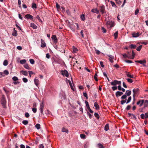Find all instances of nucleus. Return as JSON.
Masks as SVG:
<instances>
[{
  "label": "nucleus",
  "instance_id": "36",
  "mask_svg": "<svg viewBox=\"0 0 148 148\" xmlns=\"http://www.w3.org/2000/svg\"><path fill=\"white\" fill-rule=\"evenodd\" d=\"M94 115L96 118L97 119H99V114L96 112H95L94 113Z\"/></svg>",
  "mask_w": 148,
  "mask_h": 148
},
{
  "label": "nucleus",
  "instance_id": "14",
  "mask_svg": "<svg viewBox=\"0 0 148 148\" xmlns=\"http://www.w3.org/2000/svg\"><path fill=\"white\" fill-rule=\"evenodd\" d=\"M94 106L96 110H98L99 109V106L96 102L94 103Z\"/></svg>",
  "mask_w": 148,
  "mask_h": 148
},
{
  "label": "nucleus",
  "instance_id": "17",
  "mask_svg": "<svg viewBox=\"0 0 148 148\" xmlns=\"http://www.w3.org/2000/svg\"><path fill=\"white\" fill-rule=\"evenodd\" d=\"M3 73H1V75L2 76H4L5 75H3H3L5 74L6 75H8L9 74V72L8 71H7V70H5V71H4Z\"/></svg>",
  "mask_w": 148,
  "mask_h": 148
},
{
  "label": "nucleus",
  "instance_id": "19",
  "mask_svg": "<svg viewBox=\"0 0 148 148\" xmlns=\"http://www.w3.org/2000/svg\"><path fill=\"white\" fill-rule=\"evenodd\" d=\"M117 80H114L113 82H112L111 83V84L113 86H115L117 84Z\"/></svg>",
  "mask_w": 148,
  "mask_h": 148
},
{
  "label": "nucleus",
  "instance_id": "33",
  "mask_svg": "<svg viewBox=\"0 0 148 148\" xmlns=\"http://www.w3.org/2000/svg\"><path fill=\"white\" fill-rule=\"evenodd\" d=\"M24 67L25 69L29 70L30 69V68L29 67L28 65L27 64H25L24 65Z\"/></svg>",
  "mask_w": 148,
  "mask_h": 148
},
{
  "label": "nucleus",
  "instance_id": "6",
  "mask_svg": "<svg viewBox=\"0 0 148 148\" xmlns=\"http://www.w3.org/2000/svg\"><path fill=\"white\" fill-rule=\"evenodd\" d=\"M106 24L108 26H110V27H113L114 25V23L112 21H108Z\"/></svg>",
  "mask_w": 148,
  "mask_h": 148
},
{
  "label": "nucleus",
  "instance_id": "7",
  "mask_svg": "<svg viewBox=\"0 0 148 148\" xmlns=\"http://www.w3.org/2000/svg\"><path fill=\"white\" fill-rule=\"evenodd\" d=\"M52 40L54 41V42L56 43L58 42V39L55 35H53L51 38Z\"/></svg>",
  "mask_w": 148,
  "mask_h": 148
},
{
  "label": "nucleus",
  "instance_id": "40",
  "mask_svg": "<svg viewBox=\"0 0 148 148\" xmlns=\"http://www.w3.org/2000/svg\"><path fill=\"white\" fill-rule=\"evenodd\" d=\"M82 20L84 21L85 20V16L84 14H82L80 16Z\"/></svg>",
  "mask_w": 148,
  "mask_h": 148
},
{
  "label": "nucleus",
  "instance_id": "34",
  "mask_svg": "<svg viewBox=\"0 0 148 148\" xmlns=\"http://www.w3.org/2000/svg\"><path fill=\"white\" fill-rule=\"evenodd\" d=\"M12 80L14 81H16L18 80V78L16 76H14L12 78Z\"/></svg>",
  "mask_w": 148,
  "mask_h": 148
},
{
  "label": "nucleus",
  "instance_id": "27",
  "mask_svg": "<svg viewBox=\"0 0 148 148\" xmlns=\"http://www.w3.org/2000/svg\"><path fill=\"white\" fill-rule=\"evenodd\" d=\"M14 32L12 33V35L14 36H17V32L15 30V28H14Z\"/></svg>",
  "mask_w": 148,
  "mask_h": 148
},
{
  "label": "nucleus",
  "instance_id": "15",
  "mask_svg": "<svg viewBox=\"0 0 148 148\" xmlns=\"http://www.w3.org/2000/svg\"><path fill=\"white\" fill-rule=\"evenodd\" d=\"M131 93L132 92L131 90H127L126 91L125 94L127 96H129L131 95Z\"/></svg>",
  "mask_w": 148,
  "mask_h": 148
},
{
  "label": "nucleus",
  "instance_id": "28",
  "mask_svg": "<svg viewBox=\"0 0 148 148\" xmlns=\"http://www.w3.org/2000/svg\"><path fill=\"white\" fill-rule=\"evenodd\" d=\"M97 73H98V72L96 71V73H95V75L94 76V79L96 81H97L98 80L97 78Z\"/></svg>",
  "mask_w": 148,
  "mask_h": 148
},
{
  "label": "nucleus",
  "instance_id": "20",
  "mask_svg": "<svg viewBox=\"0 0 148 148\" xmlns=\"http://www.w3.org/2000/svg\"><path fill=\"white\" fill-rule=\"evenodd\" d=\"M144 108L147 107L148 106V100H145L144 102Z\"/></svg>",
  "mask_w": 148,
  "mask_h": 148
},
{
  "label": "nucleus",
  "instance_id": "46",
  "mask_svg": "<svg viewBox=\"0 0 148 148\" xmlns=\"http://www.w3.org/2000/svg\"><path fill=\"white\" fill-rule=\"evenodd\" d=\"M110 3L112 4L113 7H114L115 8L116 7V6L115 5V3L114 2L112 1H110Z\"/></svg>",
  "mask_w": 148,
  "mask_h": 148
},
{
  "label": "nucleus",
  "instance_id": "53",
  "mask_svg": "<svg viewBox=\"0 0 148 148\" xmlns=\"http://www.w3.org/2000/svg\"><path fill=\"white\" fill-rule=\"evenodd\" d=\"M98 146L99 148H104L103 145L100 143L98 144Z\"/></svg>",
  "mask_w": 148,
  "mask_h": 148
},
{
  "label": "nucleus",
  "instance_id": "11",
  "mask_svg": "<svg viewBox=\"0 0 148 148\" xmlns=\"http://www.w3.org/2000/svg\"><path fill=\"white\" fill-rule=\"evenodd\" d=\"M140 35L139 32L137 33H134L132 34V37L134 38L137 37Z\"/></svg>",
  "mask_w": 148,
  "mask_h": 148
},
{
  "label": "nucleus",
  "instance_id": "58",
  "mask_svg": "<svg viewBox=\"0 0 148 148\" xmlns=\"http://www.w3.org/2000/svg\"><path fill=\"white\" fill-rule=\"evenodd\" d=\"M32 110L33 112L34 113L36 112L37 111V109L36 108H32Z\"/></svg>",
  "mask_w": 148,
  "mask_h": 148
},
{
  "label": "nucleus",
  "instance_id": "2",
  "mask_svg": "<svg viewBox=\"0 0 148 148\" xmlns=\"http://www.w3.org/2000/svg\"><path fill=\"white\" fill-rule=\"evenodd\" d=\"M60 72L61 74L63 76H65L67 77H68L69 76V73L66 70H61Z\"/></svg>",
  "mask_w": 148,
  "mask_h": 148
},
{
  "label": "nucleus",
  "instance_id": "26",
  "mask_svg": "<svg viewBox=\"0 0 148 148\" xmlns=\"http://www.w3.org/2000/svg\"><path fill=\"white\" fill-rule=\"evenodd\" d=\"M109 124H107L104 127V130L106 131H107L109 130Z\"/></svg>",
  "mask_w": 148,
  "mask_h": 148
},
{
  "label": "nucleus",
  "instance_id": "49",
  "mask_svg": "<svg viewBox=\"0 0 148 148\" xmlns=\"http://www.w3.org/2000/svg\"><path fill=\"white\" fill-rule=\"evenodd\" d=\"M29 62L32 64H34V63L35 61L33 59H30L29 60Z\"/></svg>",
  "mask_w": 148,
  "mask_h": 148
},
{
  "label": "nucleus",
  "instance_id": "22",
  "mask_svg": "<svg viewBox=\"0 0 148 148\" xmlns=\"http://www.w3.org/2000/svg\"><path fill=\"white\" fill-rule=\"evenodd\" d=\"M30 26L34 29H36L37 28V26L34 23H31L30 24Z\"/></svg>",
  "mask_w": 148,
  "mask_h": 148
},
{
  "label": "nucleus",
  "instance_id": "56",
  "mask_svg": "<svg viewBox=\"0 0 148 148\" xmlns=\"http://www.w3.org/2000/svg\"><path fill=\"white\" fill-rule=\"evenodd\" d=\"M121 1L120 0H117V1L116 2V3L119 5L121 4Z\"/></svg>",
  "mask_w": 148,
  "mask_h": 148
},
{
  "label": "nucleus",
  "instance_id": "64",
  "mask_svg": "<svg viewBox=\"0 0 148 148\" xmlns=\"http://www.w3.org/2000/svg\"><path fill=\"white\" fill-rule=\"evenodd\" d=\"M138 12H139L138 9H137L135 11V15H137L138 14Z\"/></svg>",
  "mask_w": 148,
  "mask_h": 148
},
{
  "label": "nucleus",
  "instance_id": "29",
  "mask_svg": "<svg viewBox=\"0 0 148 148\" xmlns=\"http://www.w3.org/2000/svg\"><path fill=\"white\" fill-rule=\"evenodd\" d=\"M32 8L34 9H36L37 8L36 5L35 3H32Z\"/></svg>",
  "mask_w": 148,
  "mask_h": 148
},
{
  "label": "nucleus",
  "instance_id": "52",
  "mask_svg": "<svg viewBox=\"0 0 148 148\" xmlns=\"http://www.w3.org/2000/svg\"><path fill=\"white\" fill-rule=\"evenodd\" d=\"M22 80H23V82L25 83L27 82L28 81L27 79L26 78H25V77L23 78L22 79Z\"/></svg>",
  "mask_w": 148,
  "mask_h": 148
},
{
  "label": "nucleus",
  "instance_id": "30",
  "mask_svg": "<svg viewBox=\"0 0 148 148\" xmlns=\"http://www.w3.org/2000/svg\"><path fill=\"white\" fill-rule=\"evenodd\" d=\"M27 61L26 60L23 59L21 60L20 61V63L21 64H25L26 63Z\"/></svg>",
  "mask_w": 148,
  "mask_h": 148
},
{
  "label": "nucleus",
  "instance_id": "60",
  "mask_svg": "<svg viewBox=\"0 0 148 148\" xmlns=\"http://www.w3.org/2000/svg\"><path fill=\"white\" fill-rule=\"evenodd\" d=\"M125 62L128 63H131L132 62V61L129 60H125Z\"/></svg>",
  "mask_w": 148,
  "mask_h": 148
},
{
  "label": "nucleus",
  "instance_id": "4",
  "mask_svg": "<svg viewBox=\"0 0 148 148\" xmlns=\"http://www.w3.org/2000/svg\"><path fill=\"white\" fill-rule=\"evenodd\" d=\"M100 11L102 14L104 13L105 11V8L104 5H103L100 7Z\"/></svg>",
  "mask_w": 148,
  "mask_h": 148
},
{
  "label": "nucleus",
  "instance_id": "48",
  "mask_svg": "<svg viewBox=\"0 0 148 148\" xmlns=\"http://www.w3.org/2000/svg\"><path fill=\"white\" fill-rule=\"evenodd\" d=\"M126 79L127 80V82L130 83H132L133 82V80L131 79L127 78Z\"/></svg>",
  "mask_w": 148,
  "mask_h": 148
},
{
  "label": "nucleus",
  "instance_id": "32",
  "mask_svg": "<svg viewBox=\"0 0 148 148\" xmlns=\"http://www.w3.org/2000/svg\"><path fill=\"white\" fill-rule=\"evenodd\" d=\"M85 102L86 103V106L87 108L88 109H90V107H89V106L88 102L86 101H85Z\"/></svg>",
  "mask_w": 148,
  "mask_h": 148
},
{
  "label": "nucleus",
  "instance_id": "57",
  "mask_svg": "<svg viewBox=\"0 0 148 148\" xmlns=\"http://www.w3.org/2000/svg\"><path fill=\"white\" fill-rule=\"evenodd\" d=\"M25 116L27 118H28L29 116V114L28 112H26L25 114Z\"/></svg>",
  "mask_w": 148,
  "mask_h": 148
},
{
  "label": "nucleus",
  "instance_id": "25",
  "mask_svg": "<svg viewBox=\"0 0 148 148\" xmlns=\"http://www.w3.org/2000/svg\"><path fill=\"white\" fill-rule=\"evenodd\" d=\"M62 132H65L66 133H68V130L64 127L62 128Z\"/></svg>",
  "mask_w": 148,
  "mask_h": 148
},
{
  "label": "nucleus",
  "instance_id": "44",
  "mask_svg": "<svg viewBox=\"0 0 148 148\" xmlns=\"http://www.w3.org/2000/svg\"><path fill=\"white\" fill-rule=\"evenodd\" d=\"M126 99L125 100H122L121 101V105H123L124 103H125L126 102Z\"/></svg>",
  "mask_w": 148,
  "mask_h": 148
},
{
  "label": "nucleus",
  "instance_id": "55",
  "mask_svg": "<svg viewBox=\"0 0 148 148\" xmlns=\"http://www.w3.org/2000/svg\"><path fill=\"white\" fill-rule=\"evenodd\" d=\"M131 108V106L130 105H128L126 108L125 109L127 110H128L130 109Z\"/></svg>",
  "mask_w": 148,
  "mask_h": 148
},
{
  "label": "nucleus",
  "instance_id": "21",
  "mask_svg": "<svg viewBox=\"0 0 148 148\" xmlns=\"http://www.w3.org/2000/svg\"><path fill=\"white\" fill-rule=\"evenodd\" d=\"M73 53H76L78 51V49L77 48L74 46H73Z\"/></svg>",
  "mask_w": 148,
  "mask_h": 148
},
{
  "label": "nucleus",
  "instance_id": "1",
  "mask_svg": "<svg viewBox=\"0 0 148 148\" xmlns=\"http://www.w3.org/2000/svg\"><path fill=\"white\" fill-rule=\"evenodd\" d=\"M1 103L3 107L4 108H5V106L6 103V100L4 95H3L1 97Z\"/></svg>",
  "mask_w": 148,
  "mask_h": 148
},
{
  "label": "nucleus",
  "instance_id": "41",
  "mask_svg": "<svg viewBox=\"0 0 148 148\" xmlns=\"http://www.w3.org/2000/svg\"><path fill=\"white\" fill-rule=\"evenodd\" d=\"M118 32H116L114 34V36L115 39H116L118 37Z\"/></svg>",
  "mask_w": 148,
  "mask_h": 148
},
{
  "label": "nucleus",
  "instance_id": "37",
  "mask_svg": "<svg viewBox=\"0 0 148 148\" xmlns=\"http://www.w3.org/2000/svg\"><path fill=\"white\" fill-rule=\"evenodd\" d=\"M3 64L4 66H6L8 64V61L6 60H5L3 62Z\"/></svg>",
  "mask_w": 148,
  "mask_h": 148
},
{
  "label": "nucleus",
  "instance_id": "3",
  "mask_svg": "<svg viewBox=\"0 0 148 148\" xmlns=\"http://www.w3.org/2000/svg\"><path fill=\"white\" fill-rule=\"evenodd\" d=\"M139 91V89L138 88H136L134 89L133 90V99L134 100H135V95H137Z\"/></svg>",
  "mask_w": 148,
  "mask_h": 148
},
{
  "label": "nucleus",
  "instance_id": "23",
  "mask_svg": "<svg viewBox=\"0 0 148 148\" xmlns=\"http://www.w3.org/2000/svg\"><path fill=\"white\" fill-rule=\"evenodd\" d=\"M39 80L37 79V78H35L34 79V82L36 86H38L39 84Z\"/></svg>",
  "mask_w": 148,
  "mask_h": 148
},
{
  "label": "nucleus",
  "instance_id": "5",
  "mask_svg": "<svg viewBox=\"0 0 148 148\" xmlns=\"http://www.w3.org/2000/svg\"><path fill=\"white\" fill-rule=\"evenodd\" d=\"M43 108H44V104L43 102H42L40 105V111L41 113L42 114L43 112Z\"/></svg>",
  "mask_w": 148,
  "mask_h": 148
},
{
  "label": "nucleus",
  "instance_id": "47",
  "mask_svg": "<svg viewBox=\"0 0 148 148\" xmlns=\"http://www.w3.org/2000/svg\"><path fill=\"white\" fill-rule=\"evenodd\" d=\"M89 145V143L88 142H86L84 145V148H88Z\"/></svg>",
  "mask_w": 148,
  "mask_h": 148
},
{
  "label": "nucleus",
  "instance_id": "38",
  "mask_svg": "<svg viewBox=\"0 0 148 148\" xmlns=\"http://www.w3.org/2000/svg\"><path fill=\"white\" fill-rule=\"evenodd\" d=\"M40 125L39 123L35 125V127L38 130H39L40 129Z\"/></svg>",
  "mask_w": 148,
  "mask_h": 148
},
{
  "label": "nucleus",
  "instance_id": "45",
  "mask_svg": "<svg viewBox=\"0 0 148 148\" xmlns=\"http://www.w3.org/2000/svg\"><path fill=\"white\" fill-rule=\"evenodd\" d=\"M28 121L27 120H24L22 121L23 123L25 125H27L28 123Z\"/></svg>",
  "mask_w": 148,
  "mask_h": 148
},
{
  "label": "nucleus",
  "instance_id": "50",
  "mask_svg": "<svg viewBox=\"0 0 148 148\" xmlns=\"http://www.w3.org/2000/svg\"><path fill=\"white\" fill-rule=\"evenodd\" d=\"M80 137L82 139H85L86 137V136L84 134H81L80 135Z\"/></svg>",
  "mask_w": 148,
  "mask_h": 148
},
{
  "label": "nucleus",
  "instance_id": "24",
  "mask_svg": "<svg viewBox=\"0 0 148 148\" xmlns=\"http://www.w3.org/2000/svg\"><path fill=\"white\" fill-rule=\"evenodd\" d=\"M137 46L136 45L132 44L130 45V47L131 49H135Z\"/></svg>",
  "mask_w": 148,
  "mask_h": 148
},
{
  "label": "nucleus",
  "instance_id": "9",
  "mask_svg": "<svg viewBox=\"0 0 148 148\" xmlns=\"http://www.w3.org/2000/svg\"><path fill=\"white\" fill-rule=\"evenodd\" d=\"M123 93L122 92L118 91L116 92L115 93V95L117 97L121 96L123 94Z\"/></svg>",
  "mask_w": 148,
  "mask_h": 148
},
{
  "label": "nucleus",
  "instance_id": "62",
  "mask_svg": "<svg viewBox=\"0 0 148 148\" xmlns=\"http://www.w3.org/2000/svg\"><path fill=\"white\" fill-rule=\"evenodd\" d=\"M108 56L109 57V58L113 59L114 58V56L111 55H108Z\"/></svg>",
  "mask_w": 148,
  "mask_h": 148
},
{
  "label": "nucleus",
  "instance_id": "54",
  "mask_svg": "<svg viewBox=\"0 0 148 148\" xmlns=\"http://www.w3.org/2000/svg\"><path fill=\"white\" fill-rule=\"evenodd\" d=\"M123 57L125 58H130V57H129V56H128L127 54H123Z\"/></svg>",
  "mask_w": 148,
  "mask_h": 148
},
{
  "label": "nucleus",
  "instance_id": "51",
  "mask_svg": "<svg viewBox=\"0 0 148 148\" xmlns=\"http://www.w3.org/2000/svg\"><path fill=\"white\" fill-rule=\"evenodd\" d=\"M101 29L103 33H106V30L103 27H101Z\"/></svg>",
  "mask_w": 148,
  "mask_h": 148
},
{
  "label": "nucleus",
  "instance_id": "42",
  "mask_svg": "<svg viewBox=\"0 0 148 148\" xmlns=\"http://www.w3.org/2000/svg\"><path fill=\"white\" fill-rule=\"evenodd\" d=\"M131 99H132L131 97V96L129 97H128V98L126 101V103L127 104V103H129Z\"/></svg>",
  "mask_w": 148,
  "mask_h": 148
},
{
  "label": "nucleus",
  "instance_id": "63",
  "mask_svg": "<svg viewBox=\"0 0 148 148\" xmlns=\"http://www.w3.org/2000/svg\"><path fill=\"white\" fill-rule=\"evenodd\" d=\"M84 96L86 97L87 99H88L87 94L86 92H84L83 93Z\"/></svg>",
  "mask_w": 148,
  "mask_h": 148
},
{
  "label": "nucleus",
  "instance_id": "18",
  "mask_svg": "<svg viewBox=\"0 0 148 148\" xmlns=\"http://www.w3.org/2000/svg\"><path fill=\"white\" fill-rule=\"evenodd\" d=\"M20 73L25 75H27L28 74L27 72L25 71H20Z\"/></svg>",
  "mask_w": 148,
  "mask_h": 148
},
{
  "label": "nucleus",
  "instance_id": "10",
  "mask_svg": "<svg viewBox=\"0 0 148 148\" xmlns=\"http://www.w3.org/2000/svg\"><path fill=\"white\" fill-rule=\"evenodd\" d=\"M144 102V100H140L139 101H138L137 102V105H139V104H140V107H141L142 106Z\"/></svg>",
  "mask_w": 148,
  "mask_h": 148
},
{
  "label": "nucleus",
  "instance_id": "8",
  "mask_svg": "<svg viewBox=\"0 0 148 148\" xmlns=\"http://www.w3.org/2000/svg\"><path fill=\"white\" fill-rule=\"evenodd\" d=\"M41 47H44L46 46V44L45 42L42 39H41Z\"/></svg>",
  "mask_w": 148,
  "mask_h": 148
},
{
  "label": "nucleus",
  "instance_id": "61",
  "mask_svg": "<svg viewBox=\"0 0 148 148\" xmlns=\"http://www.w3.org/2000/svg\"><path fill=\"white\" fill-rule=\"evenodd\" d=\"M56 7L57 8V9H59L60 8V5L58 4V3H56Z\"/></svg>",
  "mask_w": 148,
  "mask_h": 148
},
{
  "label": "nucleus",
  "instance_id": "39",
  "mask_svg": "<svg viewBox=\"0 0 148 148\" xmlns=\"http://www.w3.org/2000/svg\"><path fill=\"white\" fill-rule=\"evenodd\" d=\"M142 47V45H140L138 47H137V48H136V49L137 51H140V50L141 49Z\"/></svg>",
  "mask_w": 148,
  "mask_h": 148
},
{
  "label": "nucleus",
  "instance_id": "31",
  "mask_svg": "<svg viewBox=\"0 0 148 148\" xmlns=\"http://www.w3.org/2000/svg\"><path fill=\"white\" fill-rule=\"evenodd\" d=\"M127 76L130 78H134V75H130L129 73H127L126 74Z\"/></svg>",
  "mask_w": 148,
  "mask_h": 148
},
{
  "label": "nucleus",
  "instance_id": "35",
  "mask_svg": "<svg viewBox=\"0 0 148 148\" xmlns=\"http://www.w3.org/2000/svg\"><path fill=\"white\" fill-rule=\"evenodd\" d=\"M135 53L134 52L133 50L132 51V56L131 57H130V58L131 59H133L135 57Z\"/></svg>",
  "mask_w": 148,
  "mask_h": 148
},
{
  "label": "nucleus",
  "instance_id": "13",
  "mask_svg": "<svg viewBox=\"0 0 148 148\" xmlns=\"http://www.w3.org/2000/svg\"><path fill=\"white\" fill-rule=\"evenodd\" d=\"M25 17L27 19H32L33 18V17L30 14H27L25 16Z\"/></svg>",
  "mask_w": 148,
  "mask_h": 148
},
{
  "label": "nucleus",
  "instance_id": "12",
  "mask_svg": "<svg viewBox=\"0 0 148 148\" xmlns=\"http://www.w3.org/2000/svg\"><path fill=\"white\" fill-rule=\"evenodd\" d=\"M135 62H136L139 63L141 64H143V63H145L146 62V61L145 60H144L143 61L142 60H136Z\"/></svg>",
  "mask_w": 148,
  "mask_h": 148
},
{
  "label": "nucleus",
  "instance_id": "16",
  "mask_svg": "<svg viewBox=\"0 0 148 148\" xmlns=\"http://www.w3.org/2000/svg\"><path fill=\"white\" fill-rule=\"evenodd\" d=\"M91 12L93 13H96L97 14H99V11L97 9H93L91 10Z\"/></svg>",
  "mask_w": 148,
  "mask_h": 148
},
{
  "label": "nucleus",
  "instance_id": "59",
  "mask_svg": "<svg viewBox=\"0 0 148 148\" xmlns=\"http://www.w3.org/2000/svg\"><path fill=\"white\" fill-rule=\"evenodd\" d=\"M84 30H82L80 32V34L83 38H84V36L83 34Z\"/></svg>",
  "mask_w": 148,
  "mask_h": 148
},
{
  "label": "nucleus",
  "instance_id": "43",
  "mask_svg": "<svg viewBox=\"0 0 148 148\" xmlns=\"http://www.w3.org/2000/svg\"><path fill=\"white\" fill-rule=\"evenodd\" d=\"M127 95L125 94L124 95L122 96L121 97V99H126V98H127Z\"/></svg>",
  "mask_w": 148,
  "mask_h": 148
}]
</instances>
